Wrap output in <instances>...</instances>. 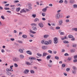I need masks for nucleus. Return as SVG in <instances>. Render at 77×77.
I'll list each match as a JSON object with an SVG mask.
<instances>
[{
    "label": "nucleus",
    "mask_w": 77,
    "mask_h": 77,
    "mask_svg": "<svg viewBox=\"0 0 77 77\" xmlns=\"http://www.w3.org/2000/svg\"><path fill=\"white\" fill-rule=\"evenodd\" d=\"M75 50L74 48L70 50V52H71V53H74L75 52Z\"/></svg>",
    "instance_id": "13"
},
{
    "label": "nucleus",
    "mask_w": 77,
    "mask_h": 77,
    "mask_svg": "<svg viewBox=\"0 0 77 77\" xmlns=\"http://www.w3.org/2000/svg\"><path fill=\"white\" fill-rule=\"evenodd\" d=\"M72 31H74V30H75V32H77V28H72Z\"/></svg>",
    "instance_id": "17"
},
{
    "label": "nucleus",
    "mask_w": 77,
    "mask_h": 77,
    "mask_svg": "<svg viewBox=\"0 0 77 77\" xmlns=\"http://www.w3.org/2000/svg\"><path fill=\"white\" fill-rule=\"evenodd\" d=\"M30 72L31 74H34L35 73V71L33 70H30Z\"/></svg>",
    "instance_id": "29"
},
{
    "label": "nucleus",
    "mask_w": 77,
    "mask_h": 77,
    "mask_svg": "<svg viewBox=\"0 0 77 77\" xmlns=\"http://www.w3.org/2000/svg\"><path fill=\"white\" fill-rule=\"evenodd\" d=\"M34 21L35 22H37V21H39V20L38 18H36Z\"/></svg>",
    "instance_id": "33"
},
{
    "label": "nucleus",
    "mask_w": 77,
    "mask_h": 77,
    "mask_svg": "<svg viewBox=\"0 0 77 77\" xmlns=\"http://www.w3.org/2000/svg\"><path fill=\"white\" fill-rule=\"evenodd\" d=\"M13 60L14 62H18L19 60V59L17 57H14L13 58Z\"/></svg>",
    "instance_id": "4"
},
{
    "label": "nucleus",
    "mask_w": 77,
    "mask_h": 77,
    "mask_svg": "<svg viewBox=\"0 0 77 77\" xmlns=\"http://www.w3.org/2000/svg\"><path fill=\"white\" fill-rule=\"evenodd\" d=\"M48 37H49V35H45L44 36V38H48Z\"/></svg>",
    "instance_id": "19"
},
{
    "label": "nucleus",
    "mask_w": 77,
    "mask_h": 77,
    "mask_svg": "<svg viewBox=\"0 0 77 77\" xmlns=\"http://www.w3.org/2000/svg\"><path fill=\"white\" fill-rule=\"evenodd\" d=\"M73 70H74L75 71H76L77 70V67L75 66H73L72 67Z\"/></svg>",
    "instance_id": "15"
},
{
    "label": "nucleus",
    "mask_w": 77,
    "mask_h": 77,
    "mask_svg": "<svg viewBox=\"0 0 77 77\" xmlns=\"http://www.w3.org/2000/svg\"><path fill=\"white\" fill-rule=\"evenodd\" d=\"M1 52L2 53H5V50L3 49H2L1 50Z\"/></svg>",
    "instance_id": "61"
},
{
    "label": "nucleus",
    "mask_w": 77,
    "mask_h": 77,
    "mask_svg": "<svg viewBox=\"0 0 77 77\" xmlns=\"http://www.w3.org/2000/svg\"><path fill=\"white\" fill-rule=\"evenodd\" d=\"M48 44H51V43H52V41H51V40H49L48 41Z\"/></svg>",
    "instance_id": "38"
},
{
    "label": "nucleus",
    "mask_w": 77,
    "mask_h": 77,
    "mask_svg": "<svg viewBox=\"0 0 77 77\" xmlns=\"http://www.w3.org/2000/svg\"><path fill=\"white\" fill-rule=\"evenodd\" d=\"M30 32L31 33H33V34H35L36 33V32H35L34 31H33L31 29H30Z\"/></svg>",
    "instance_id": "20"
},
{
    "label": "nucleus",
    "mask_w": 77,
    "mask_h": 77,
    "mask_svg": "<svg viewBox=\"0 0 77 77\" xmlns=\"http://www.w3.org/2000/svg\"><path fill=\"white\" fill-rule=\"evenodd\" d=\"M55 59H57V60H59V57H58V56L55 57Z\"/></svg>",
    "instance_id": "46"
},
{
    "label": "nucleus",
    "mask_w": 77,
    "mask_h": 77,
    "mask_svg": "<svg viewBox=\"0 0 77 77\" xmlns=\"http://www.w3.org/2000/svg\"><path fill=\"white\" fill-rule=\"evenodd\" d=\"M28 9L30 11V10H32V7L31 6H29Z\"/></svg>",
    "instance_id": "42"
},
{
    "label": "nucleus",
    "mask_w": 77,
    "mask_h": 77,
    "mask_svg": "<svg viewBox=\"0 0 77 77\" xmlns=\"http://www.w3.org/2000/svg\"><path fill=\"white\" fill-rule=\"evenodd\" d=\"M68 39V38L66 37V36H65L64 38H61V40L63 41V40H65V39Z\"/></svg>",
    "instance_id": "25"
},
{
    "label": "nucleus",
    "mask_w": 77,
    "mask_h": 77,
    "mask_svg": "<svg viewBox=\"0 0 77 77\" xmlns=\"http://www.w3.org/2000/svg\"><path fill=\"white\" fill-rule=\"evenodd\" d=\"M4 9H5V10H9L10 8H9L5 7L4 8Z\"/></svg>",
    "instance_id": "47"
},
{
    "label": "nucleus",
    "mask_w": 77,
    "mask_h": 77,
    "mask_svg": "<svg viewBox=\"0 0 77 77\" xmlns=\"http://www.w3.org/2000/svg\"><path fill=\"white\" fill-rule=\"evenodd\" d=\"M68 37L69 38H73V36L70 34L68 35Z\"/></svg>",
    "instance_id": "32"
},
{
    "label": "nucleus",
    "mask_w": 77,
    "mask_h": 77,
    "mask_svg": "<svg viewBox=\"0 0 77 77\" xmlns=\"http://www.w3.org/2000/svg\"><path fill=\"white\" fill-rule=\"evenodd\" d=\"M38 26H39L40 27L42 28L44 27V24L42 23H39L38 24Z\"/></svg>",
    "instance_id": "6"
},
{
    "label": "nucleus",
    "mask_w": 77,
    "mask_h": 77,
    "mask_svg": "<svg viewBox=\"0 0 77 77\" xmlns=\"http://www.w3.org/2000/svg\"><path fill=\"white\" fill-rule=\"evenodd\" d=\"M32 16L33 17V18H35V17H36V14H32Z\"/></svg>",
    "instance_id": "63"
},
{
    "label": "nucleus",
    "mask_w": 77,
    "mask_h": 77,
    "mask_svg": "<svg viewBox=\"0 0 77 77\" xmlns=\"http://www.w3.org/2000/svg\"><path fill=\"white\" fill-rule=\"evenodd\" d=\"M26 53L27 54H29V55H32V53L30 51H26Z\"/></svg>",
    "instance_id": "8"
},
{
    "label": "nucleus",
    "mask_w": 77,
    "mask_h": 77,
    "mask_svg": "<svg viewBox=\"0 0 77 77\" xmlns=\"http://www.w3.org/2000/svg\"><path fill=\"white\" fill-rule=\"evenodd\" d=\"M66 71L67 72L69 71H70V68H66Z\"/></svg>",
    "instance_id": "44"
},
{
    "label": "nucleus",
    "mask_w": 77,
    "mask_h": 77,
    "mask_svg": "<svg viewBox=\"0 0 77 77\" xmlns=\"http://www.w3.org/2000/svg\"><path fill=\"white\" fill-rule=\"evenodd\" d=\"M37 55L39 57H41V56H42V54H39V53H37Z\"/></svg>",
    "instance_id": "36"
},
{
    "label": "nucleus",
    "mask_w": 77,
    "mask_h": 77,
    "mask_svg": "<svg viewBox=\"0 0 77 77\" xmlns=\"http://www.w3.org/2000/svg\"><path fill=\"white\" fill-rule=\"evenodd\" d=\"M60 14L59 13H58L57 14H56L55 16V17L56 19H59L60 18Z\"/></svg>",
    "instance_id": "5"
},
{
    "label": "nucleus",
    "mask_w": 77,
    "mask_h": 77,
    "mask_svg": "<svg viewBox=\"0 0 77 77\" xmlns=\"http://www.w3.org/2000/svg\"><path fill=\"white\" fill-rule=\"evenodd\" d=\"M31 25L32 26H37V24H36L35 23H32L31 24Z\"/></svg>",
    "instance_id": "27"
},
{
    "label": "nucleus",
    "mask_w": 77,
    "mask_h": 77,
    "mask_svg": "<svg viewBox=\"0 0 77 77\" xmlns=\"http://www.w3.org/2000/svg\"><path fill=\"white\" fill-rule=\"evenodd\" d=\"M29 72V70L28 69H26L23 72V73L24 74H27Z\"/></svg>",
    "instance_id": "7"
},
{
    "label": "nucleus",
    "mask_w": 77,
    "mask_h": 77,
    "mask_svg": "<svg viewBox=\"0 0 77 77\" xmlns=\"http://www.w3.org/2000/svg\"><path fill=\"white\" fill-rule=\"evenodd\" d=\"M64 3L65 4H66V5L68 4V1L67 0H65L64 2Z\"/></svg>",
    "instance_id": "41"
},
{
    "label": "nucleus",
    "mask_w": 77,
    "mask_h": 77,
    "mask_svg": "<svg viewBox=\"0 0 77 77\" xmlns=\"http://www.w3.org/2000/svg\"><path fill=\"white\" fill-rule=\"evenodd\" d=\"M47 55H48V54L44 52L43 54L42 57H45V56H47Z\"/></svg>",
    "instance_id": "12"
},
{
    "label": "nucleus",
    "mask_w": 77,
    "mask_h": 77,
    "mask_svg": "<svg viewBox=\"0 0 77 77\" xmlns=\"http://www.w3.org/2000/svg\"><path fill=\"white\" fill-rule=\"evenodd\" d=\"M64 56H69V54H68L67 53H66L64 54Z\"/></svg>",
    "instance_id": "57"
},
{
    "label": "nucleus",
    "mask_w": 77,
    "mask_h": 77,
    "mask_svg": "<svg viewBox=\"0 0 77 77\" xmlns=\"http://www.w3.org/2000/svg\"><path fill=\"white\" fill-rule=\"evenodd\" d=\"M10 40L11 41H15V39L14 38H11Z\"/></svg>",
    "instance_id": "59"
},
{
    "label": "nucleus",
    "mask_w": 77,
    "mask_h": 77,
    "mask_svg": "<svg viewBox=\"0 0 77 77\" xmlns=\"http://www.w3.org/2000/svg\"><path fill=\"white\" fill-rule=\"evenodd\" d=\"M47 9L45 8L42 9V11L45 12L47 11Z\"/></svg>",
    "instance_id": "30"
},
{
    "label": "nucleus",
    "mask_w": 77,
    "mask_h": 77,
    "mask_svg": "<svg viewBox=\"0 0 77 77\" xmlns=\"http://www.w3.org/2000/svg\"><path fill=\"white\" fill-rule=\"evenodd\" d=\"M62 66L63 68H65V66H66V65H65V64H62Z\"/></svg>",
    "instance_id": "43"
},
{
    "label": "nucleus",
    "mask_w": 77,
    "mask_h": 77,
    "mask_svg": "<svg viewBox=\"0 0 77 77\" xmlns=\"http://www.w3.org/2000/svg\"><path fill=\"white\" fill-rule=\"evenodd\" d=\"M29 59L31 60H36V58L34 57H31L29 58Z\"/></svg>",
    "instance_id": "11"
},
{
    "label": "nucleus",
    "mask_w": 77,
    "mask_h": 77,
    "mask_svg": "<svg viewBox=\"0 0 77 77\" xmlns=\"http://www.w3.org/2000/svg\"><path fill=\"white\" fill-rule=\"evenodd\" d=\"M1 18L2 20H5V17L3 16V15H2L1 16Z\"/></svg>",
    "instance_id": "48"
},
{
    "label": "nucleus",
    "mask_w": 77,
    "mask_h": 77,
    "mask_svg": "<svg viewBox=\"0 0 77 77\" xmlns=\"http://www.w3.org/2000/svg\"><path fill=\"white\" fill-rule=\"evenodd\" d=\"M23 38H27V35H22Z\"/></svg>",
    "instance_id": "31"
},
{
    "label": "nucleus",
    "mask_w": 77,
    "mask_h": 77,
    "mask_svg": "<svg viewBox=\"0 0 77 77\" xmlns=\"http://www.w3.org/2000/svg\"><path fill=\"white\" fill-rule=\"evenodd\" d=\"M42 15L43 17H45V15H46V14L45 13H42Z\"/></svg>",
    "instance_id": "37"
},
{
    "label": "nucleus",
    "mask_w": 77,
    "mask_h": 77,
    "mask_svg": "<svg viewBox=\"0 0 77 77\" xmlns=\"http://www.w3.org/2000/svg\"><path fill=\"white\" fill-rule=\"evenodd\" d=\"M69 19H67L66 20V23H68V22H69Z\"/></svg>",
    "instance_id": "62"
},
{
    "label": "nucleus",
    "mask_w": 77,
    "mask_h": 77,
    "mask_svg": "<svg viewBox=\"0 0 77 77\" xmlns=\"http://www.w3.org/2000/svg\"><path fill=\"white\" fill-rule=\"evenodd\" d=\"M20 9L21 8H16V11H17V12H19L20 11Z\"/></svg>",
    "instance_id": "18"
},
{
    "label": "nucleus",
    "mask_w": 77,
    "mask_h": 77,
    "mask_svg": "<svg viewBox=\"0 0 77 77\" xmlns=\"http://www.w3.org/2000/svg\"><path fill=\"white\" fill-rule=\"evenodd\" d=\"M20 57L21 59H24V56L22 54L20 55Z\"/></svg>",
    "instance_id": "22"
},
{
    "label": "nucleus",
    "mask_w": 77,
    "mask_h": 77,
    "mask_svg": "<svg viewBox=\"0 0 77 77\" xmlns=\"http://www.w3.org/2000/svg\"><path fill=\"white\" fill-rule=\"evenodd\" d=\"M72 73L73 74H76V70H72Z\"/></svg>",
    "instance_id": "10"
},
{
    "label": "nucleus",
    "mask_w": 77,
    "mask_h": 77,
    "mask_svg": "<svg viewBox=\"0 0 77 77\" xmlns=\"http://www.w3.org/2000/svg\"><path fill=\"white\" fill-rule=\"evenodd\" d=\"M48 42L47 41H45V45H48Z\"/></svg>",
    "instance_id": "21"
},
{
    "label": "nucleus",
    "mask_w": 77,
    "mask_h": 77,
    "mask_svg": "<svg viewBox=\"0 0 77 77\" xmlns=\"http://www.w3.org/2000/svg\"><path fill=\"white\" fill-rule=\"evenodd\" d=\"M42 48L43 49V50H46L47 48V47L45 46H42Z\"/></svg>",
    "instance_id": "26"
},
{
    "label": "nucleus",
    "mask_w": 77,
    "mask_h": 77,
    "mask_svg": "<svg viewBox=\"0 0 77 77\" xmlns=\"http://www.w3.org/2000/svg\"><path fill=\"white\" fill-rule=\"evenodd\" d=\"M74 59H77V55H75V56H74Z\"/></svg>",
    "instance_id": "64"
},
{
    "label": "nucleus",
    "mask_w": 77,
    "mask_h": 77,
    "mask_svg": "<svg viewBox=\"0 0 77 77\" xmlns=\"http://www.w3.org/2000/svg\"><path fill=\"white\" fill-rule=\"evenodd\" d=\"M77 62V59H75L73 60V62L75 63Z\"/></svg>",
    "instance_id": "60"
},
{
    "label": "nucleus",
    "mask_w": 77,
    "mask_h": 77,
    "mask_svg": "<svg viewBox=\"0 0 77 77\" xmlns=\"http://www.w3.org/2000/svg\"><path fill=\"white\" fill-rule=\"evenodd\" d=\"M57 42H58L57 38L56 37L54 38V43L56 44H57Z\"/></svg>",
    "instance_id": "3"
},
{
    "label": "nucleus",
    "mask_w": 77,
    "mask_h": 77,
    "mask_svg": "<svg viewBox=\"0 0 77 77\" xmlns=\"http://www.w3.org/2000/svg\"><path fill=\"white\" fill-rule=\"evenodd\" d=\"M6 41L7 42H9V41H10V40H9V38H6Z\"/></svg>",
    "instance_id": "54"
},
{
    "label": "nucleus",
    "mask_w": 77,
    "mask_h": 77,
    "mask_svg": "<svg viewBox=\"0 0 77 77\" xmlns=\"http://www.w3.org/2000/svg\"><path fill=\"white\" fill-rule=\"evenodd\" d=\"M48 53H50V54H52V53H53V52H52V51L50 50H48Z\"/></svg>",
    "instance_id": "40"
},
{
    "label": "nucleus",
    "mask_w": 77,
    "mask_h": 77,
    "mask_svg": "<svg viewBox=\"0 0 77 77\" xmlns=\"http://www.w3.org/2000/svg\"><path fill=\"white\" fill-rule=\"evenodd\" d=\"M26 65H31V63L29 62H26Z\"/></svg>",
    "instance_id": "24"
},
{
    "label": "nucleus",
    "mask_w": 77,
    "mask_h": 77,
    "mask_svg": "<svg viewBox=\"0 0 77 77\" xmlns=\"http://www.w3.org/2000/svg\"><path fill=\"white\" fill-rule=\"evenodd\" d=\"M22 34H23V33L21 32H20L19 34V36H21V35H22Z\"/></svg>",
    "instance_id": "58"
},
{
    "label": "nucleus",
    "mask_w": 77,
    "mask_h": 77,
    "mask_svg": "<svg viewBox=\"0 0 77 77\" xmlns=\"http://www.w3.org/2000/svg\"><path fill=\"white\" fill-rule=\"evenodd\" d=\"M18 42H19V43H20V44H23V42L19 40L18 41Z\"/></svg>",
    "instance_id": "53"
},
{
    "label": "nucleus",
    "mask_w": 77,
    "mask_h": 77,
    "mask_svg": "<svg viewBox=\"0 0 77 77\" xmlns=\"http://www.w3.org/2000/svg\"><path fill=\"white\" fill-rule=\"evenodd\" d=\"M63 43H64V44H69V42L67 41H63Z\"/></svg>",
    "instance_id": "39"
},
{
    "label": "nucleus",
    "mask_w": 77,
    "mask_h": 77,
    "mask_svg": "<svg viewBox=\"0 0 77 77\" xmlns=\"http://www.w3.org/2000/svg\"><path fill=\"white\" fill-rule=\"evenodd\" d=\"M67 60L69 61L70 60H72V58L71 57H69L68 58Z\"/></svg>",
    "instance_id": "45"
},
{
    "label": "nucleus",
    "mask_w": 77,
    "mask_h": 77,
    "mask_svg": "<svg viewBox=\"0 0 77 77\" xmlns=\"http://www.w3.org/2000/svg\"><path fill=\"white\" fill-rule=\"evenodd\" d=\"M72 47L73 48H75L77 47V44H73Z\"/></svg>",
    "instance_id": "14"
},
{
    "label": "nucleus",
    "mask_w": 77,
    "mask_h": 77,
    "mask_svg": "<svg viewBox=\"0 0 77 77\" xmlns=\"http://www.w3.org/2000/svg\"><path fill=\"white\" fill-rule=\"evenodd\" d=\"M63 1L62 0H60L59 1V3H63Z\"/></svg>",
    "instance_id": "51"
},
{
    "label": "nucleus",
    "mask_w": 77,
    "mask_h": 77,
    "mask_svg": "<svg viewBox=\"0 0 77 77\" xmlns=\"http://www.w3.org/2000/svg\"><path fill=\"white\" fill-rule=\"evenodd\" d=\"M32 29L34 31H36V30H37V28H36V27H34L32 26Z\"/></svg>",
    "instance_id": "9"
},
{
    "label": "nucleus",
    "mask_w": 77,
    "mask_h": 77,
    "mask_svg": "<svg viewBox=\"0 0 77 77\" xmlns=\"http://www.w3.org/2000/svg\"><path fill=\"white\" fill-rule=\"evenodd\" d=\"M50 29L51 30H54V27L53 26H51L50 27Z\"/></svg>",
    "instance_id": "52"
},
{
    "label": "nucleus",
    "mask_w": 77,
    "mask_h": 77,
    "mask_svg": "<svg viewBox=\"0 0 77 77\" xmlns=\"http://www.w3.org/2000/svg\"><path fill=\"white\" fill-rule=\"evenodd\" d=\"M55 29H57V30H59V29H60V28L59 26H57L55 28Z\"/></svg>",
    "instance_id": "50"
},
{
    "label": "nucleus",
    "mask_w": 77,
    "mask_h": 77,
    "mask_svg": "<svg viewBox=\"0 0 77 77\" xmlns=\"http://www.w3.org/2000/svg\"><path fill=\"white\" fill-rule=\"evenodd\" d=\"M19 2V1L17 0V1H14V3H18Z\"/></svg>",
    "instance_id": "56"
},
{
    "label": "nucleus",
    "mask_w": 77,
    "mask_h": 77,
    "mask_svg": "<svg viewBox=\"0 0 77 77\" xmlns=\"http://www.w3.org/2000/svg\"><path fill=\"white\" fill-rule=\"evenodd\" d=\"M73 8H77V5L76 4H74V5H73Z\"/></svg>",
    "instance_id": "28"
},
{
    "label": "nucleus",
    "mask_w": 77,
    "mask_h": 77,
    "mask_svg": "<svg viewBox=\"0 0 77 77\" xmlns=\"http://www.w3.org/2000/svg\"><path fill=\"white\" fill-rule=\"evenodd\" d=\"M51 57V55H48L46 57V59H47V60H48V59H50V58Z\"/></svg>",
    "instance_id": "16"
},
{
    "label": "nucleus",
    "mask_w": 77,
    "mask_h": 77,
    "mask_svg": "<svg viewBox=\"0 0 77 77\" xmlns=\"http://www.w3.org/2000/svg\"><path fill=\"white\" fill-rule=\"evenodd\" d=\"M23 12H26V11L25 10L23 9L22 10V11H20V13H23Z\"/></svg>",
    "instance_id": "23"
},
{
    "label": "nucleus",
    "mask_w": 77,
    "mask_h": 77,
    "mask_svg": "<svg viewBox=\"0 0 77 77\" xmlns=\"http://www.w3.org/2000/svg\"><path fill=\"white\" fill-rule=\"evenodd\" d=\"M36 60L38 61V62H39L40 61H42V60L41 59H37Z\"/></svg>",
    "instance_id": "55"
},
{
    "label": "nucleus",
    "mask_w": 77,
    "mask_h": 77,
    "mask_svg": "<svg viewBox=\"0 0 77 77\" xmlns=\"http://www.w3.org/2000/svg\"><path fill=\"white\" fill-rule=\"evenodd\" d=\"M19 51L20 52V53H23V50L21 49H20L19 50Z\"/></svg>",
    "instance_id": "34"
},
{
    "label": "nucleus",
    "mask_w": 77,
    "mask_h": 77,
    "mask_svg": "<svg viewBox=\"0 0 77 77\" xmlns=\"http://www.w3.org/2000/svg\"><path fill=\"white\" fill-rule=\"evenodd\" d=\"M14 66L15 67H18V65L16 63H14Z\"/></svg>",
    "instance_id": "49"
},
{
    "label": "nucleus",
    "mask_w": 77,
    "mask_h": 77,
    "mask_svg": "<svg viewBox=\"0 0 77 77\" xmlns=\"http://www.w3.org/2000/svg\"><path fill=\"white\" fill-rule=\"evenodd\" d=\"M69 2L70 3L72 4V3H74V0H70L69 1Z\"/></svg>",
    "instance_id": "35"
},
{
    "label": "nucleus",
    "mask_w": 77,
    "mask_h": 77,
    "mask_svg": "<svg viewBox=\"0 0 77 77\" xmlns=\"http://www.w3.org/2000/svg\"><path fill=\"white\" fill-rule=\"evenodd\" d=\"M63 23V20L60 19L58 21V26H62V25Z\"/></svg>",
    "instance_id": "2"
},
{
    "label": "nucleus",
    "mask_w": 77,
    "mask_h": 77,
    "mask_svg": "<svg viewBox=\"0 0 77 77\" xmlns=\"http://www.w3.org/2000/svg\"><path fill=\"white\" fill-rule=\"evenodd\" d=\"M6 74L7 75H12V73L10 72V71H12V72H13V69H10L9 68H7L6 69Z\"/></svg>",
    "instance_id": "1"
}]
</instances>
